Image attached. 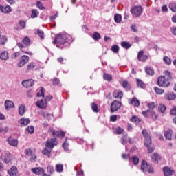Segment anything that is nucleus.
<instances>
[{
	"mask_svg": "<svg viewBox=\"0 0 176 176\" xmlns=\"http://www.w3.org/2000/svg\"><path fill=\"white\" fill-rule=\"evenodd\" d=\"M31 171L33 172L34 174H36V175H41V174L43 175L45 173V170L41 167L33 168L31 169Z\"/></svg>",
	"mask_w": 176,
	"mask_h": 176,
	"instance_id": "9d476101",
	"label": "nucleus"
},
{
	"mask_svg": "<svg viewBox=\"0 0 176 176\" xmlns=\"http://www.w3.org/2000/svg\"><path fill=\"white\" fill-rule=\"evenodd\" d=\"M170 115H176V107H175L172 110H170Z\"/></svg>",
	"mask_w": 176,
	"mask_h": 176,
	"instance_id": "774afa93",
	"label": "nucleus"
},
{
	"mask_svg": "<svg viewBox=\"0 0 176 176\" xmlns=\"http://www.w3.org/2000/svg\"><path fill=\"white\" fill-rule=\"evenodd\" d=\"M129 104L134 105V107H140V100L137 98H133L129 100Z\"/></svg>",
	"mask_w": 176,
	"mask_h": 176,
	"instance_id": "4be33fe9",
	"label": "nucleus"
},
{
	"mask_svg": "<svg viewBox=\"0 0 176 176\" xmlns=\"http://www.w3.org/2000/svg\"><path fill=\"white\" fill-rule=\"evenodd\" d=\"M121 46L124 49H130V47L131 46V44H130V42L122 41V42H121Z\"/></svg>",
	"mask_w": 176,
	"mask_h": 176,
	"instance_id": "cd10ccee",
	"label": "nucleus"
},
{
	"mask_svg": "<svg viewBox=\"0 0 176 176\" xmlns=\"http://www.w3.org/2000/svg\"><path fill=\"white\" fill-rule=\"evenodd\" d=\"M34 80H32V79L25 80L22 81V86H23V87H26V89L32 87V86H34Z\"/></svg>",
	"mask_w": 176,
	"mask_h": 176,
	"instance_id": "0eeeda50",
	"label": "nucleus"
},
{
	"mask_svg": "<svg viewBox=\"0 0 176 176\" xmlns=\"http://www.w3.org/2000/svg\"><path fill=\"white\" fill-rule=\"evenodd\" d=\"M69 39H71V36L69 34L67 33L59 34L54 39L53 43L54 45H56V43L64 45L65 43H67Z\"/></svg>",
	"mask_w": 176,
	"mask_h": 176,
	"instance_id": "20e7f679",
	"label": "nucleus"
},
{
	"mask_svg": "<svg viewBox=\"0 0 176 176\" xmlns=\"http://www.w3.org/2000/svg\"><path fill=\"white\" fill-rule=\"evenodd\" d=\"M151 159L153 163H155V164H157V163H159V160H160V155H159L157 153H154L151 156Z\"/></svg>",
	"mask_w": 176,
	"mask_h": 176,
	"instance_id": "a211bd4d",
	"label": "nucleus"
},
{
	"mask_svg": "<svg viewBox=\"0 0 176 176\" xmlns=\"http://www.w3.org/2000/svg\"><path fill=\"white\" fill-rule=\"evenodd\" d=\"M1 60H8L9 58V52L4 51L0 54Z\"/></svg>",
	"mask_w": 176,
	"mask_h": 176,
	"instance_id": "a878e982",
	"label": "nucleus"
},
{
	"mask_svg": "<svg viewBox=\"0 0 176 176\" xmlns=\"http://www.w3.org/2000/svg\"><path fill=\"white\" fill-rule=\"evenodd\" d=\"M20 124L21 127H25L30 124V119L28 118H22L20 120Z\"/></svg>",
	"mask_w": 176,
	"mask_h": 176,
	"instance_id": "5701e85b",
	"label": "nucleus"
},
{
	"mask_svg": "<svg viewBox=\"0 0 176 176\" xmlns=\"http://www.w3.org/2000/svg\"><path fill=\"white\" fill-rule=\"evenodd\" d=\"M122 144L124 145L127 142V135H124L121 139Z\"/></svg>",
	"mask_w": 176,
	"mask_h": 176,
	"instance_id": "4d7b16f0",
	"label": "nucleus"
},
{
	"mask_svg": "<svg viewBox=\"0 0 176 176\" xmlns=\"http://www.w3.org/2000/svg\"><path fill=\"white\" fill-rule=\"evenodd\" d=\"M169 9H170L172 12H176V3H172L171 4H170Z\"/></svg>",
	"mask_w": 176,
	"mask_h": 176,
	"instance_id": "3c124183",
	"label": "nucleus"
},
{
	"mask_svg": "<svg viewBox=\"0 0 176 176\" xmlns=\"http://www.w3.org/2000/svg\"><path fill=\"white\" fill-rule=\"evenodd\" d=\"M158 111L159 112H161V113H164L166 111V106H164V104H160L158 107Z\"/></svg>",
	"mask_w": 176,
	"mask_h": 176,
	"instance_id": "a19ab883",
	"label": "nucleus"
},
{
	"mask_svg": "<svg viewBox=\"0 0 176 176\" xmlns=\"http://www.w3.org/2000/svg\"><path fill=\"white\" fill-rule=\"evenodd\" d=\"M35 68V64L34 63H30L26 69V72H30V71H32Z\"/></svg>",
	"mask_w": 176,
	"mask_h": 176,
	"instance_id": "e433bc0d",
	"label": "nucleus"
},
{
	"mask_svg": "<svg viewBox=\"0 0 176 176\" xmlns=\"http://www.w3.org/2000/svg\"><path fill=\"white\" fill-rule=\"evenodd\" d=\"M36 107L38 108H41V109H45L46 107H47V103H46V101L44 100H41L40 102H36Z\"/></svg>",
	"mask_w": 176,
	"mask_h": 176,
	"instance_id": "dca6fc26",
	"label": "nucleus"
},
{
	"mask_svg": "<svg viewBox=\"0 0 176 176\" xmlns=\"http://www.w3.org/2000/svg\"><path fill=\"white\" fill-rule=\"evenodd\" d=\"M1 159L3 160V162H4V163H10L12 160V155H10L9 153H6L4 155L1 157Z\"/></svg>",
	"mask_w": 176,
	"mask_h": 176,
	"instance_id": "1a4fd4ad",
	"label": "nucleus"
},
{
	"mask_svg": "<svg viewBox=\"0 0 176 176\" xmlns=\"http://www.w3.org/2000/svg\"><path fill=\"white\" fill-rule=\"evenodd\" d=\"M132 160L134 163V164H138L140 160L138 159V157L137 156H134L132 158Z\"/></svg>",
	"mask_w": 176,
	"mask_h": 176,
	"instance_id": "680f3d73",
	"label": "nucleus"
},
{
	"mask_svg": "<svg viewBox=\"0 0 176 176\" xmlns=\"http://www.w3.org/2000/svg\"><path fill=\"white\" fill-rule=\"evenodd\" d=\"M154 90L157 94H163L164 93V90L162 89L157 87H154Z\"/></svg>",
	"mask_w": 176,
	"mask_h": 176,
	"instance_id": "a18cd8bd",
	"label": "nucleus"
},
{
	"mask_svg": "<svg viewBox=\"0 0 176 176\" xmlns=\"http://www.w3.org/2000/svg\"><path fill=\"white\" fill-rule=\"evenodd\" d=\"M137 82H138V87H141V89H145V83H144L142 80L140 79H137Z\"/></svg>",
	"mask_w": 176,
	"mask_h": 176,
	"instance_id": "4c0bfd02",
	"label": "nucleus"
},
{
	"mask_svg": "<svg viewBox=\"0 0 176 176\" xmlns=\"http://www.w3.org/2000/svg\"><path fill=\"white\" fill-rule=\"evenodd\" d=\"M142 8L141 6H135L131 10V13H132L133 16L135 17H140L142 14Z\"/></svg>",
	"mask_w": 176,
	"mask_h": 176,
	"instance_id": "39448f33",
	"label": "nucleus"
},
{
	"mask_svg": "<svg viewBox=\"0 0 176 176\" xmlns=\"http://www.w3.org/2000/svg\"><path fill=\"white\" fill-rule=\"evenodd\" d=\"M31 45V40L28 36H25L21 41V43H18L17 46L19 47L22 53H25L26 54H32L31 52H28V46Z\"/></svg>",
	"mask_w": 176,
	"mask_h": 176,
	"instance_id": "7ed1b4c3",
	"label": "nucleus"
},
{
	"mask_svg": "<svg viewBox=\"0 0 176 176\" xmlns=\"http://www.w3.org/2000/svg\"><path fill=\"white\" fill-rule=\"evenodd\" d=\"M56 169L58 173H63V165L62 164H57L56 166Z\"/></svg>",
	"mask_w": 176,
	"mask_h": 176,
	"instance_id": "5fc2aeb1",
	"label": "nucleus"
},
{
	"mask_svg": "<svg viewBox=\"0 0 176 176\" xmlns=\"http://www.w3.org/2000/svg\"><path fill=\"white\" fill-rule=\"evenodd\" d=\"M142 134L144 137V145L148 148V153H152L153 151H155V146L152 144V139L151 138V135L148 134V131L146 129L142 130Z\"/></svg>",
	"mask_w": 176,
	"mask_h": 176,
	"instance_id": "f03ea898",
	"label": "nucleus"
},
{
	"mask_svg": "<svg viewBox=\"0 0 176 176\" xmlns=\"http://www.w3.org/2000/svg\"><path fill=\"white\" fill-rule=\"evenodd\" d=\"M36 6H38V9H41V10H43V9H45V7H43V5L41 3V1H37Z\"/></svg>",
	"mask_w": 176,
	"mask_h": 176,
	"instance_id": "052dcab7",
	"label": "nucleus"
},
{
	"mask_svg": "<svg viewBox=\"0 0 176 176\" xmlns=\"http://www.w3.org/2000/svg\"><path fill=\"white\" fill-rule=\"evenodd\" d=\"M142 115H143V116H144V118H148L149 116V115H151V110L147 109L144 111H142Z\"/></svg>",
	"mask_w": 176,
	"mask_h": 176,
	"instance_id": "864d4df0",
	"label": "nucleus"
},
{
	"mask_svg": "<svg viewBox=\"0 0 176 176\" xmlns=\"http://www.w3.org/2000/svg\"><path fill=\"white\" fill-rule=\"evenodd\" d=\"M138 60L139 61H146L148 60V56L144 54V51H140L138 54Z\"/></svg>",
	"mask_w": 176,
	"mask_h": 176,
	"instance_id": "f8f14e48",
	"label": "nucleus"
},
{
	"mask_svg": "<svg viewBox=\"0 0 176 176\" xmlns=\"http://www.w3.org/2000/svg\"><path fill=\"white\" fill-rule=\"evenodd\" d=\"M123 131H124V129L120 126H118L117 128L115 129V133L116 134H123Z\"/></svg>",
	"mask_w": 176,
	"mask_h": 176,
	"instance_id": "f704fd0d",
	"label": "nucleus"
},
{
	"mask_svg": "<svg viewBox=\"0 0 176 176\" xmlns=\"http://www.w3.org/2000/svg\"><path fill=\"white\" fill-rule=\"evenodd\" d=\"M165 98L168 101H173V100H175L176 94H168L165 96Z\"/></svg>",
	"mask_w": 176,
	"mask_h": 176,
	"instance_id": "393cba45",
	"label": "nucleus"
},
{
	"mask_svg": "<svg viewBox=\"0 0 176 176\" xmlns=\"http://www.w3.org/2000/svg\"><path fill=\"white\" fill-rule=\"evenodd\" d=\"M9 145L11 146H17L19 142L16 139H12V138H8V139Z\"/></svg>",
	"mask_w": 176,
	"mask_h": 176,
	"instance_id": "412c9836",
	"label": "nucleus"
},
{
	"mask_svg": "<svg viewBox=\"0 0 176 176\" xmlns=\"http://www.w3.org/2000/svg\"><path fill=\"white\" fill-rule=\"evenodd\" d=\"M50 131L54 137H60V138L65 137V133L64 131H56L54 129H51Z\"/></svg>",
	"mask_w": 176,
	"mask_h": 176,
	"instance_id": "9b49d317",
	"label": "nucleus"
},
{
	"mask_svg": "<svg viewBox=\"0 0 176 176\" xmlns=\"http://www.w3.org/2000/svg\"><path fill=\"white\" fill-rule=\"evenodd\" d=\"M131 122H133L135 123V124H138L141 121L140 120V118L137 116H133L131 119Z\"/></svg>",
	"mask_w": 176,
	"mask_h": 176,
	"instance_id": "37998d69",
	"label": "nucleus"
},
{
	"mask_svg": "<svg viewBox=\"0 0 176 176\" xmlns=\"http://www.w3.org/2000/svg\"><path fill=\"white\" fill-rule=\"evenodd\" d=\"M150 116H151L153 120H156L157 119V116H156V113L153 110H151L150 111Z\"/></svg>",
	"mask_w": 176,
	"mask_h": 176,
	"instance_id": "de8ad7c7",
	"label": "nucleus"
},
{
	"mask_svg": "<svg viewBox=\"0 0 176 176\" xmlns=\"http://www.w3.org/2000/svg\"><path fill=\"white\" fill-rule=\"evenodd\" d=\"M147 107L150 111H152V109H155V108H156V103L153 102H148Z\"/></svg>",
	"mask_w": 176,
	"mask_h": 176,
	"instance_id": "473e14b6",
	"label": "nucleus"
},
{
	"mask_svg": "<svg viewBox=\"0 0 176 176\" xmlns=\"http://www.w3.org/2000/svg\"><path fill=\"white\" fill-rule=\"evenodd\" d=\"M172 135H173V131L171 130L165 131L164 137L166 140L171 141Z\"/></svg>",
	"mask_w": 176,
	"mask_h": 176,
	"instance_id": "b1692460",
	"label": "nucleus"
},
{
	"mask_svg": "<svg viewBox=\"0 0 176 176\" xmlns=\"http://www.w3.org/2000/svg\"><path fill=\"white\" fill-rule=\"evenodd\" d=\"M53 85H54V86H57V85H60V80H58V78L54 79Z\"/></svg>",
	"mask_w": 176,
	"mask_h": 176,
	"instance_id": "69168bd1",
	"label": "nucleus"
},
{
	"mask_svg": "<svg viewBox=\"0 0 176 176\" xmlns=\"http://www.w3.org/2000/svg\"><path fill=\"white\" fill-rule=\"evenodd\" d=\"M47 172L50 173V174H53V173H54V168H53V166H49L47 167Z\"/></svg>",
	"mask_w": 176,
	"mask_h": 176,
	"instance_id": "bf43d9fd",
	"label": "nucleus"
},
{
	"mask_svg": "<svg viewBox=\"0 0 176 176\" xmlns=\"http://www.w3.org/2000/svg\"><path fill=\"white\" fill-rule=\"evenodd\" d=\"M164 76H160L157 79V85L160 87H168L170 86L171 80V72L169 71H165L164 72Z\"/></svg>",
	"mask_w": 176,
	"mask_h": 176,
	"instance_id": "f257e3e1",
	"label": "nucleus"
},
{
	"mask_svg": "<svg viewBox=\"0 0 176 176\" xmlns=\"http://www.w3.org/2000/svg\"><path fill=\"white\" fill-rule=\"evenodd\" d=\"M145 72L147 74V75H150V76L155 75V71L153 70V69L151 67H146Z\"/></svg>",
	"mask_w": 176,
	"mask_h": 176,
	"instance_id": "2f4dec72",
	"label": "nucleus"
},
{
	"mask_svg": "<svg viewBox=\"0 0 176 176\" xmlns=\"http://www.w3.org/2000/svg\"><path fill=\"white\" fill-rule=\"evenodd\" d=\"M122 157L124 160H127L128 159L130 158V155L126 154V153H122Z\"/></svg>",
	"mask_w": 176,
	"mask_h": 176,
	"instance_id": "e2e57ef3",
	"label": "nucleus"
},
{
	"mask_svg": "<svg viewBox=\"0 0 176 176\" xmlns=\"http://www.w3.org/2000/svg\"><path fill=\"white\" fill-rule=\"evenodd\" d=\"M91 107L94 112H98V105H97V104L93 102L91 104Z\"/></svg>",
	"mask_w": 176,
	"mask_h": 176,
	"instance_id": "79ce46f5",
	"label": "nucleus"
},
{
	"mask_svg": "<svg viewBox=\"0 0 176 176\" xmlns=\"http://www.w3.org/2000/svg\"><path fill=\"white\" fill-rule=\"evenodd\" d=\"M92 38L93 39H94V41H100V39H101V34H100V33L97 32H95L92 34Z\"/></svg>",
	"mask_w": 176,
	"mask_h": 176,
	"instance_id": "c756f323",
	"label": "nucleus"
},
{
	"mask_svg": "<svg viewBox=\"0 0 176 176\" xmlns=\"http://www.w3.org/2000/svg\"><path fill=\"white\" fill-rule=\"evenodd\" d=\"M52 153V150L50 148H45L43 151L42 153L45 155V156H47V157H50V153Z\"/></svg>",
	"mask_w": 176,
	"mask_h": 176,
	"instance_id": "72a5a7b5",
	"label": "nucleus"
},
{
	"mask_svg": "<svg viewBox=\"0 0 176 176\" xmlns=\"http://www.w3.org/2000/svg\"><path fill=\"white\" fill-rule=\"evenodd\" d=\"M5 108L9 111L10 108H14V103L10 100H6L5 102Z\"/></svg>",
	"mask_w": 176,
	"mask_h": 176,
	"instance_id": "aec40b11",
	"label": "nucleus"
},
{
	"mask_svg": "<svg viewBox=\"0 0 176 176\" xmlns=\"http://www.w3.org/2000/svg\"><path fill=\"white\" fill-rule=\"evenodd\" d=\"M8 41V38L6 36L0 34V45H5Z\"/></svg>",
	"mask_w": 176,
	"mask_h": 176,
	"instance_id": "c85d7f7f",
	"label": "nucleus"
},
{
	"mask_svg": "<svg viewBox=\"0 0 176 176\" xmlns=\"http://www.w3.org/2000/svg\"><path fill=\"white\" fill-rule=\"evenodd\" d=\"M37 34L40 36L41 39H44V38H45V36H43L44 33L42 30H37Z\"/></svg>",
	"mask_w": 176,
	"mask_h": 176,
	"instance_id": "6e6d98bb",
	"label": "nucleus"
},
{
	"mask_svg": "<svg viewBox=\"0 0 176 176\" xmlns=\"http://www.w3.org/2000/svg\"><path fill=\"white\" fill-rule=\"evenodd\" d=\"M0 10L3 13H10L12 12V8L10 6H6V7L0 6Z\"/></svg>",
	"mask_w": 176,
	"mask_h": 176,
	"instance_id": "6ab92c4d",
	"label": "nucleus"
},
{
	"mask_svg": "<svg viewBox=\"0 0 176 176\" xmlns=\"http://www.w3.org/2000/svg\"><path fill=\"white\" fill-rule=\"evenodd\" d=\"M163 60L166 65H170V64H171V59L168 58V56H164Z\"/></svg>",
	"mask_w": 176,
	"mask_h": 176,
	"instance_id": "c03bdc74",
	"label": "nucleus"
},
{
	"mask_svg": "<svg viewBox=\"0 0 176 176\" xmlns=\"http://www.w3.org/2000/svg\"><path fill=\"white\" fill-rule=\"evenodd\" d=\"M111 50L113 53H119V47L118 45H114L111 47Z\"/></svg>",
	"mask_w": 176,
	"mask_h": 176,
	"instance_id": "09e8293b",
	"label": "nucleus"
},
{
	"mask_svg": "<svg viewBox=\"0 0 176 176\" xmlns=\"http://www.w3.org/2000/svg\"><path fill=\"white\" fill-rule=\"evenodd\" d=\"M29 160L30 162H35V160H36V155H35V154H32V155H30Z\"/></svg>",
	"mask_w": 176,
	"mask_h": 176,
	"instance_id": "0e129e2a",
	"label": "nucleus"
},
{
	"mask_svg": "<svg viewBox=\"0 0 176 176\" xmlns=\"http://www.w3.org/2000/svg\"><path fill=\"white\" fill-rule=\"evenodd\" d=\"M114 21L118 23H120L122 21V15L116 14L114 15Z\"/></svg>",
	"mask_w": 176,
	"mask_h": 176,
	"instance_id": "7c9ffc66",
	"label": "nucleus"
},
{
	"mask_svg": "<svg viewBox=\"0 0 176 176\" xmlns=\"http://www.w3.org/2000/svg\"><path fill=\"white\" fill-rule=\"evenodd\" d=\"M120 108V102L117 100H114L111 102V112L113 113V112H116Z\"/></svg>",
	"mask_w": 176,
	"mask_h": 176,
	"instance_id": "423d86ee",
	"label": "nucleus"
},
{
	"mask_svg": "<svg viewBox=\"0 0 176 176\" xmlns=\"http://www.w3.org/2000/svg\"><path fill=\"white\" fill-rule=\"evenodd\" d=\"M54 145H56V139H51L50 140L47 141V144L45 146L49 149H52V148H54Z\"/></svg>",
	"mask_w": 176,
	"mask_h": 176,
	"instance_id": "f3484780",
	"label": "nucleus"
},
{
	"mask_svg": "<svg viewBox=\"0 0 176 176\" xmlns=\"http://www.w3.org/2000/svg\"><path fill=\"white\" fill-rule=\"evenodd\" d=\"M103 79H104V80H108V82H111L112 80V76L109 74H104L103 75Z\"/></svg>",
	"mask_w": 176,
	"mask_h": 176,
	"instance_id": "58836bf2",
	"label": "nucleus"
},
{
	"mask_svg": "<svg viewBox=\"0 0 176 176\" xmlns=\"http://www.w3.org/2000/svg\"><path fill=\"white\" fill-rule=\"evenodd\" d=\"M163 171L165 176H171V175H173L174 174V170L170 169L168 167H164L163 168Z\"/></svg>",
	"mask_w": 176,
	"mask_h": 176,
	"instance_id": "2eb2a0df",
	"label": "nucleus"
},
{
	"mask_svg": "<svg viewBox=\"0 0 176 176\" xmlns=\"http://www.w3.org/2000/svg\"><path fill=\"white\" fill-rule=\"evenodd\" d=\"M122 86L124 89H126L127 90L130 89V85L129 84V81L127 80H124L122 82Z\"/></svg>",
	"mask_w": 176,
	"mask_h": 176,
	"instance_id": "ea45409f",
	"label": "nucleus"
},
{
	"mask_svg": "<svg viewBox=\"0 0 176 176\" xmlns=\"http://www.w3.org/2000/svg\"><path fill=\"white\" fill-rule=\"evenodd\" d=\"M19 113L21 116H23L24 113H25V106L24 104H21L19 107Z\"/></svg>",
	"mask_w": 176,
	"mask_h": 176,
	"instance_id": "bb28decb",
	"label": "nucleus"
},
{
	"mask_svg": "<svg viewBox=\"0 0 176 176\" xmlns=\"http://www.w3.org/2000/svg\"><path fill=\"white\" fill-rule=\"evenodd\" d=\"M37 97H45V88L41 87V93H37Z\"/></svg>",
	"mask_w": 176,
	"mask_h": 176,
	"instance_id": "603ef678",
	"label": "nucleus"
},
{
	"mask_svg": "<svg viewBox=\"0 0 176 176\" xmlns=\"http://www.w3.org/2000/svg\"><path fill=\"white\" fill-rule=\"evenodd\" d=\"M170 32L173 35H176V27L170 28Z\"/></svg>",
	"mask_w": 176,
	"mask_h": 176,
	"instance_id": "338daca9",
	"label": "nucleus"
},
{
	"mask_svg": "<svg viewBox=\"0 0 176 176\" xmlns=\"http://www.w3.org/2000/svg\"><path fill=\"white\" fill-rule=\"evenodd\" d=\"M26 130L28 131V133H30V134H33L34 133V126H29Z\"/></svg>",
	"mask_w": 176,
	"mask_h": 176,
	"instance_id": "13d9d810",
	"label": "nucleus"
},
{
	"mask_svg": "<svg viewBox=\"0 0 176 176\" xmlns=\"http://www.w3.org/2000/svg\"><path fill=\"white\" fill-rule=\"evenodd\" d=\"M38 15H39V11H38V10H32V14H31L32 19H35V17H38Z\"/></svg>",
	"mask_w": 176,
	"mask_h": 176,
	"instance_id": "c9c22d12",
	"label": "nucleus"
},
{
	"mask_svg": "<svg viewBox=\"0 0 176 176\" xmlns=\"http://www.w3.org/2000/svg\"><path fill=\"white\" fill-rule=\"evenodd\" d=\"M25 155L26 156H32L34 155V153H32V150H31V148H27L25 150Z\"/></svg>",
	"mask_w": 176,
	"mask_h": 176,
	"instance_id": "8fccbe9b",
	"label": "nucleus"
},
{
	"mask_svg": "<svg viewBox=\"0 0 176 176\" xmlns=\"http://www.w3.org/2000/svg\"><path fill=\"white\" fill-rule=\"evenodd\" d=\"M113 97L116 98H122L123 97V92L119 91L116 94V92L113 93Z\"/></svg>",
	"mask_w": 176,
	"mask_h": 176,
	"instance_id": "49530a36",
	"label": "nucleus"
},
{
	"mask_svg": "<svg viewBox=\"0 0 176 176\" xmlns=\"http://www.w3.org/2000/svg\"><path fill=\"white\" fill-rule=\"evenodd\" d=\"M141 170L148 171V173H153V170L149 169V164H148L146 161H144V160L142 162Z\"/></svg>",
	"mask_w": 176,
	"mask_h": 176,
	"instance_id": "6e6552de",
	"label": "nucleus"
},
{
	"mask_svg": "<svg viewBox=\"0 0 176 176\" xmlns=\"http://www.w3.org/2000/svg\"><path fill=\"white\" fill-rule=\"evenodd\" d=\"M8 174L10 176H19V171L16 166H12L10 170H8Z\"/></svg>",
	"mask_w": 176,
	"mask_h": 176,
	"instance_id": "4468645a",
	"label": "nucleus"
},
{
	"mask_svg": "<svg viewBox=\"0 0 176 176\" xmlns=\"http://www.w3.org/2000/svg\"><path fill=\"white\" fill-rule=\"evenodd\" d=\"M28 60H30V58L27 55H23L21 57V62L19 63V67H23V65H25L27 63H28Z\"/></svg>",
	"mask_w": 176,
	"mask_h": 176,
	"instance_id": "ddd939ff",
	"label": "nucleus"
}]
</instances>
